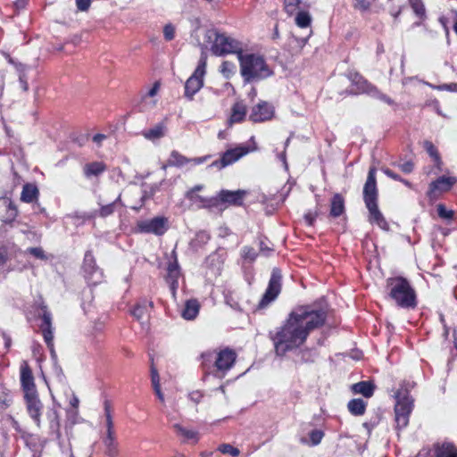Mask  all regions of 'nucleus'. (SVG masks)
I'll use <instances>...</instances> for the list:
<instances>
[{"instance_id": "obj_1", "label": "nucleus", "mask_w": 457, "mask_h": 457, "mask_svg": "<svg viewBox=\"0 0 457 457\" xmlns=\"http://www.w3.org/2000/svg\"><path fill=\"white\" fill-rule=\"evenodd\" d=\"M326 320L327 309L324 307L304 305L292 311L280 327L269 333L276 354L283 356L303 345L309 334L322 327Z\"/></svg>"}, {"instance_id": "obj_2", "label": "nucleus", "mask_w": 457, "mask_h": 457, "mask_svg": "<svg viewBox=\"0 0 457 457\" xmlns=\"http://www.w3.org/2000/svg\"><path fill=\"white\" fill-rule=\"evenodd\" d=\"M203 370L215 377H224L237 360V353L228 347L220 351H206L200 356Z\"/></svg>"}, {"instance_id": "obj_3", "label": "nucleus", "mask_w": 457, "mask_h": 457, "mask_svg": "<svg viewBox=\"0 0 457 457\" xmlns=\"http://www.w3.org/2000/svg\"><path fill=\"white\" fill-rule=\"evenodd\" d=\"M378 191L376 180V168L370 167L363 187V201L369 211V220L383 229H388V224L378 206Z\"/></svg>"}, {"instance_id": "obj_4", "label": "nucleus", "mask_w": 457, "mask_h": 457, "mask_svg": "<svg viewBox=\"0 0 457 457\" xmlns=\"http://www.w3.org/2000/svg\"><path fill=\"white\" fill-rule=\"evenodd\" d=\"M386 289L391 299L402 308H414L417 304L416 293L410 282L403 277L386 279Z\"/></svg>"}, {"instance_id": "obj_5", "label": "nucleus", "mask_w": 457, "mask_h": 457, "mask_svg": "<svg viewBox=\"0 0 457 457\" xmlns=\"http://www.w3.org/2000/svg\"><path fill=\"white\" fill-rule=\"evenodd\" d=\"M240 72L245 82L260 80L271 74L263 57L254 54L243 53L238 56Z\"/></svg>"}, {"instance_id": "obj_6", "label": "nucleus", "mask_w": 457, "mask_h": 457, "mask_svg": "<svg viewBox=\"0 0 457 457\" xmlns=\"http://www.w3.org/2000/svg\"><path fill=\"white\" fill-rule=\"evenodd\" d=\"M205 37L208 41L212 40L211 51L216 56L236 54L238 57L243 53L242 44L226 33H220L217 29H208Z\"/></svg>"}, {"instance_id": "obj_7", "label": "nucleus", "mask_w": 457, "mask_h": 457, "mask_svg": "<svg viewBox=\"0 0 457 457\" xmlns=\"http://www.w3.org/2000/svg\"><path fill=\"white\" fill-rule=\"evenodd\" d=\"M206 65L207 54L203 50L195 71L185 84V96L189 100L193 99L194 95L198 92L204 85L203 78L205 74Z\"/></svg>"}, {"instance_id": "obj_8", "label": "nucleus", "mask_w": 457, "mask_h": 457, "mask_svg": "<svg viewBox=\"0 0 457 457\" xmlns=\"http://www.w3.org/2000/svg\"><path fill=\"white\" fill-rule=\"evenodd\" d=\"M281 271L278 268H274L271 272L268 287L259 303V307L263 308L274 301L281 291Z\"/></svg>"}, {"instance_id": "obj_9", "label": "nucleus", "mask_w": 457, "mask_h": 457, "mask_svg": "<svg viewBox=\"0 0 457 457\" xmlns=\"http://www.w3.org/2000/svg\"><path fill=\"white\" fill-rule=\"evenodd\" d=\"M137 228L141 233L162 236L168 229V219L165 217H154L150 220H139Z\"/></svg>"}, {"instance_id": "obj_10", "label": "nucleus", "mask_w": 457, "mask_h": 457, "mask_svg": "<svg viewBox=\"0 0 457 457\" xmlns=\"http://www.w3.org/2000/svg\"><path fill=\"white\" fill-rule=\"evenodd\" d=\"M245 191L244 190H221L216 196H214L215 206L214 208L222 210L227 205L240 206L243 204Z\"/></svg>"}, {"instance_id": "obj_11", "label": "nucleus", "mask_w": 457, "mask_h": 457, "mask_svg": "<svg viewBox=\"0 0 457 457\" xmlns=\"http://www.w3.org/2000/svg\"><path fill=\"white\" fill-rule=\"evenodd\" d=\"M42 312L40 313V317L42 319V323L40 324V330L42 332L44 340L50 349L52 357L55 356V352L54 349V335H53V327H52V315L47 309V306L42 303L40 305Z\"/></svg>"}, {"instance_id": "obj_12", "label": "nucleus", "mask_w": 457, "mask_h": 457, "mask_svg": "<svg viewBox=\"0 0 457 457\" xmlns=\"http://www.w3.org/2000/svg\"><path fill=\"white\" fill-rule=\"evenodd\" d=\"M249 152V149L245 146H237L235 148H231L227 150L223 154L221 155V158L219 160L214 161L210 167H214L219 170H221L237 160H239L241 157L247 154Z\"/></svg>"}, {"instance_id": "obj_13", "label": "nucleus", "mask_w": 457, "mask_h": 457, "mask_svg": "<svg viewBox=\"0 0 457 457\" xmlns=\"http://www.w3.org/2000/svg\"><path fill=\"white\" fill-rule=\"evenodd\" d=\"M21 383L25 400H36L37 390L31 370L27 364L21 368Z\"/></svg>"}, {"instance_id": "obj_14", "label": "nucleus", "mask_w": 457, "mask_h": 457, "mask_svg": "<svg viewBox=\"0 0 457 457\" xmlns=\"http://www.w3.org/2000/svg\"><path fill=\"white\" fill-rule=\"evenodd\" d=\"M274 107L266 101H260L256 105L253 106L249 120L253 122H263L270 120L274 116Z\"/></svg>"}, {"instance_id": "obj_15", "label": "nucleus", "mask_w": 457, "mask_h": 457, "mask_svg": "<svg viewBox=\"0 0 457 457\" xmlns=\"http://www.w3.org/2000/svg\"><path fill=\"white\" fill-rule=\"evenodd\" d=\"M204 188L203 185H196L188 191H187L185 196L186 198L197 208H206L212 209L215 206L214 196L213 197H204L198 194Z\"/></svg>"}, {"instance_id": "obj_16", "label": "nucleus", "mask_w": 457, "mask_h": 457, "mask_svg": "<svg viewBox=\"0 0 457 457\" xmlns=\"http://www.w3.org/2000/svg\"><path fill=\"white\" fill-rule=\"evenodd\" d=\"M412 407V402H395V414L397 428H403L408 425Z\"/></svg>"}, {"instance_id": "obj_17", "label": "nucleus", "mask_w": 457, "mask_h": 457, "mask_svg": "<svg viewBox=\"0 0 457 457\" xmlns=\"http://www.w3.org/2000/svg\"><path fill=\"white\" fill-rule=\"evenodd\" d=\"M457 179L454 177L441 176L429 185L428 195H436L437 192H447L456 183Z\"/></svg>"}, {"instance_id": "obj_18", "label": "nucleus", "mask_w": 457, "mask_h": 457, "mask_svg": "<svg viewBox=\"0 0 457 457\" xmlns=\"http://www.w3.org/2000/svg\"><path fill=\"white\" fill-rule=\"evenodd\" d=\"M416 383L414 381L404 380L395 391L393 397L395 400H413L415 395Z\"/></svg>"}, {"instance_id": "obj_19", "label": "nucleus", "mask_w": 457, "mask_h": 457, "mask_svg": "<svg viewBox=\"0 0 457 457\" xmlns=\"http://www.w3.org/2000/svg\"><path fill=\"white\" fill-rule=\"evenodd\" d=\"M351 389L354 395H361L365 398H370L374 394L376 385L370 380L360 381L352 385Z\"/></svg>"}, {"instance_id": "obj_20", "label": "nucleus", "mask_w": 457, "mask_h": 457, "mask_svg": "<svg viewBox=\"0 0 457 457\" xmlns=\"http://www.w3.org/2000/svg\"><path fill=\"white\" fill-rule=\"evenodd\" d=\"M435 457H457V447L449 442L434 445Z\"/></svg>"}, {"instance_id": "obj_21", "label": "nucleus", "mask_w": 457, "mask_h": 457, "mask_svg": "<svg viewBox=\"0 0 457 457\" xmlns=\"http://www.w3.org/2000/svg\"><path fill=\"white\" fill-rule=\"evenodd\" d=\"M82 269L87 279H92L93 276L99 271L91 251L86 252Z\"/></svg>"}, {"instance_id": "obj_22", "label": "nucleus", "mask_w": 457, "mask_h": 457, "mask_svg": "<svg viewBox=\"0 0 457 457\" xmlns=\"http://www.w3.org/2000/svg\"><path fill=\"white\" fill-rule=\"evenodd\" d=\"M362 91L375 98H378L387 104L391 105L394 104V101L388 97L386 95L381 93L375 86L369 83L367 80L362 79Z\"/></svg>"}, {"instance_id": "obj_23", "label": "nucleus", "mask_w": 457, "mask_h": 457, "mask_svg": "<svg viewBox=\"0 0 457 457\" xmlns=\"http://www.w3.org/2000/svg\"><path fill=\"white\" fill-rule=\"evenodd\" d=\"M246 111V105L243 102L235 103L231 109V115L228 120L229 124L243 121L245 118Z\"/></svg>"}, {"instance_id": "obj_24", "label": "nucleus", "mask_w": 457, "mask_h": 457, "mask_svg": "<svg viewBox=\"0 0 457 457\" xmlns=\"http://www.w3.org/2000/svg\"><path fill=\"white\" fill-rule=\"evenodd\" d=\"M187 163H190V158H187L179 154L178 151L173 150L171 151L167 162L162 166V169L165 170L168 166L180 168Z\"/></svg>"}, {"instance_id": "obj_25", "label": "nucleus", "mask_w": 457, "mask_h": 457, "mask_svg": "<svg viewBox=\"0 0 457 457\" xmlns=\"http://www.w3.org/2000/svg\"><path fill=\"white\" fill-rule=\"evenodd\" d=\"M167 128L164 123L161 122L154 126L153 128L144 130L142 135L145 138L154 141L163 137L166 134Z\"/></svg>"}, {"instance_id": "obj_26", "label": "nucleus", "mask_w": 457, "mask_h": 457, "mask_svg": "<svg viewBox=\"0 0 457 457\" xmlns=\"http://www.w3.org/2000/svg\"><path fill=\"white\" fill-rule=\"evenodd\" d=\"M106 170V165L102 162H93L84 165L83 172L86 178L97 177Z\"/></svg>"}, {"instance_id": "obj_27", "label": "nucleus", "mask_w": 457, "mask_h": 457, "mask_svg": "<svg viewBox=\"0 0 457 457\" xmlns=\"http://www.w3.org/2000/svg\"><path fill=\"white\" fill-rule=\"evenodd\" d=\"M39 195L38 188L37 186L27 183L23 186L21 194V200L24 203H33L37 200Z\"/></svg>"}, {"instance_id": "obj_28", "label": "nucleus", "mask_w": 457, "mask_h": 457, "mask_svg": "<svg viewBox=\"0 0 457 457\" xmlns=\"http://www.w3.org/2000/svg\"><path fill=\"white\" fill-rule=\"evenodd\" d=\"M345 212V200L339 194L334 195L330 203V215L334 218L339 217Z\"/></svg>"}, {"instance_id": "obj_29", "label": "nucleus", "mask_w": 457, "mask_h": 457, "mask_svg": "<svg viewBox=\"0 0 457 457\" xmlns=\"http://www.w3.org/2000/svg\"><path fill=\"white\" fill-rule=\"evenodd\" d=\"M151 380H152V386L153 388L159 398V400H163V395L161 391V386H160V376L158 373L157 369L155 368L154 364V358L151 357Z\"/></svg>"}, {"instance_id": "obj_30", "label": "nucleus", "mask_w": 457, "mask_h": 457, "mask_svg": "<svg viewBox=\"0 0 457 457\" xmlns=\"http://www.w3.org/2000/svg\"><path fill=\"white\" fill-rule=\"evenodd\" d=\"M199 312V303L196 300H188L182 312V317L186 320H193Z\"/></svg>"}, {"instance_id": "obj_31", "label": "nucleus", "mask_w": 457, "mask_h": 457, "mask_svg": "<svg viewBox=\"0 0 457 457\" xmlns=\"http://www.w3.org/2000/svg\"><path fill=\"white\" fill-rule=\"evenodd\" d=\"M153 302L144 300L143 302L139 303L135 306L131 313L137 320H141L146 316L148 307L153 308Z\"/></svg>"}, {"instance_id": "obj_32", "label": "nucleus", "mask_w": 457, "mask_h": 457, "mask_svg": "<svg viewBox=\"0 0 457 457\" xmlns=\"http://www.w3.org/2000/svg\"><path fill=\"white\" fill-rule=\"evenodd\" d=\"M174 429L178 435L181 436L185 440H192L193 442L196 443L199 439L198 433L196 431L186 428L179 424H175Z\"/></svg>"}, {"instance_id": "obj_33", "label": "nucleus", "mask_w": 457, "mask_h": 457, "mask_svg": "<svg viewBox=\"0 0 457 457\" xmlns=\"http://www.w3.org/2000/svg\"><path fill=\"white\" fill-rule=\"evenodd\" d=\"M3 205L6 210V215L4 217L5 222H12L18 215L16 205L10 199H4Z\"/></svg>"}, {"instance_id": "obj_34", "label": "nucleus", "mask_w": 457, "mask_h": 457, "mask_svg": "<svg viewBox=\"0 0 457 457\" xmlns=\"http://www.w3.org/2000/svg\"><path fill=\"white\" fill-rule=\"evenodd\" d=\"M120 204H121V196L119 195L117 198L111 204L102 205L98 211V215L102 218H105L111 214H112L115 211V206Z\"/></svg>"}, {"instance_id": "obj_35", "label": "nucleus", "mask_w": 457, "mask_h": 457, "mask_svg": "<svg viewBox=\"0 0 457 457\" xmlns=\"http://www.w3.org/2000/svg\"><path fill=\"white\" fill-rule=\"evenodd\" d=\"M172 253L174 255V258H176L175 252H173ZM179 274H180V271H179V263L177 262V259H174V261L172 262H170L169 266H168V279L172 284H174L177 282V280L179 277Z\"/></svg>"}, {"instance_id": "obj_36", "label": "nucleus", "mask_w": 457, "mask_h": 457, "mask_svg": "<svg viewBox=\"0 0 457 457\" xmlns=\"http://www.w3.org/2000/svg\"><path fill=\"white\" fill-rule=\"evenodd\" d=\"M105 453L110 457H116L119 453L116 438H103Z\"/></svg>"}, {"instance_id": "obj_37", "label": "nucleus", "mask_w": 457, "mask_h": 457, "mask_svg": "<svg viewBox=\"0 0 457 457\" xmlns=\"http://www.w3.org/2000/svg\"><path fill=\"white\" fill-rule=\"evenodd\" d=\"M27 403H28L27 409H28L29 415L35 421L39 423V418H40L41 410H42V403L41 402H27Z\"/></svg>"}, {"instance_id": "obj_38", "label": "nucleus", "mask_w": 457, "mask_h": 457, "mask_svg": "<svg viewBox=\"0 0 457 457\" xmlns=\"http://www.w3.org/2000/svg\"><path fill=\"white\" fill-rule=\"evenodd\" d=\"M312 22V17L307 12H299L295 16V23L300 28H307Z\"/></svg>"}, {"instance_id": "obj_39", "label": "nucleus", "mask_w": 457, "mask_h": 457, "mask_svg": "<svg viewBox=\"0 0 457 457\" xmlns=\"http://www.w3.org/2000/svg\"><path fill=\"white\" fill-rule=\"evenodd\" d=\"M236 65L228 61H224L220 67V71L226 79H229L235 72Z\"/></svg>"}, {"instance_id": "obj_40", "label": "nucleus", "mask_w": 457, "mask_h": 457, "mask_svg": "<svg viewBox=\"0 0 457 457\" xmlns=\"http://www.w3.org/2000/svg\"><path fill=\"white\" fill-rule=\"evenodd\" d=\"M347 406L349 411L353 415H361L366 409L364 402H348Z\"/></svg>"}, {"instance_id": "obj_41", "label": "nucleus", "mask_w": 457, "mask_h": 457, "mask_svg": "<svg viewBox=\"0 0 457 457\" xmlns=\"http://www.w3.org/2000/svg\"><path fill=\"white\" fill-rule=\"evenodd\" d=\"M424 148L428 153V154L434 158L435 162L437 165L441 163L440 156L438 152L432 142L426 140L423 144Z\"/></svg>"}, {"instance_id": "obj_42", "label": "nucleus", "mask_w": 457, "mask_h": 457, "mask_svg": "<svg viewBox=\"0 0 457 457\" xmlns=\"http://www.w3.org/2000/svg\"><path fill=\"white\" fill-rule=\"evenodd\" d=\"M218 450L223 454H229L233 457H237L240 454V451L229 444H221Z\"/></svg>"}, {"instance_id": "obj_43", "label": "nucleus", "mask_w": 457, "mask_h": 457, "mask_svg": "<svg viewBox=\"0 0 457 457\" xmlns=\"http://www.w3.org/2000/svg\"><path fill=\"white\" fill-rule=\"evenodd\" d=\"M371 4V0H353V7L361 12L369 11Z\"/></svg>"}, {"instance_id": "obj_44", "label": "nucleus", "mask_w": 457, "mask_h": 457, "mask_svg": "<svg viewBox=\"0 0 457 457\" xmlns=\"http://www.w3.org/2000/svg\"><path fill=\"white\" fill-rule=\"evenodd\" d=\"M411 5L417 16L420 18L425 16V6L421 0H411Z\"/></svg>"}, {"instance_id": "obj_45", "label": "nucleus", "mask_w": 457, "mask_h": 457, "mask_svg": "<svg viewBox=\"0 0 457 457\" xmlns=\"http://www.w3.org/2000/svg\"><path fill=\"white\" fill-rule=\"evenodd\" d=\"M242 257L245 260L253 262L257 257V253L254 250V248H253L251 246H245L242 250Z\"/></svg>"}, {"instance_id": "obj_46", "label": "nucleus", "mask_w": 457, "mask_h": 457, "mask_svg": "<svg viewBox=\"0 0 457 457\" xmlns=\"http://www.w3.org/2000/svg\"><path fill=\"white\" fill-rule=\"evenodd\" d=\"M27 251H28V253H29L31 255H33L37 259H39V260H46L47 259V257L45 253V251L43 250L42 247H30Z\"/></svg>"}, {"instance_id": "obj_47", "label": "nucleus", "mask_w": 457, "mask_h": 457, "mask_svg": "<svg viewBox=\"0 0 457 457\" xmlns=\"http://www.w3.org/2000/svg\"><path fill=\"white\" fill-rule=\"evenodd\" d=\"M324 433L320 429H314L310 433V439L312 441V445H317L320 443Z\"/></svg>"}, {"instance_id": "obj_48", "label": "nucleus", "mask_w": 457, "mask_h": 457, "mask_svg": "<svg viewBox=\"0 0 457 457\" xmlns=\"http://www.w3.org/2000/svg\"><path fill=\"white\" fill-rule=\"evenodd\" d=\"M104 414H105L106 428H114L111 405L108 403H106L104 404Z\"/></svg>"}, {"instance_id": "obj_49", "label": "nucleus", "mask_w": 457, "mask_h": 457, "mask_svg": "<svg viewBox=\"0 0 457 457\" xmlns=\"http://www.w3.org/2000/svg\"><path fill=\"white\" fill-rule=\"evenodd\" d=\"M395 166H397L403 172L409 174L412 172L414 169V163L411 161H407L403 163H394Z\"/></svg>"}, {"instance_id": "obj_50", "label": "nucleus", "mask_w": 457, "mask_h": 457, "mask_svg": "<svg viewBox=\"0 0 457 457\" xmlns=\"http://www.w3.org/2000/svg\"><path fill=\"white\" fill-rule=\"evenodd\" d=\"M437 213L438 216L443 219H452L453 216V212L447 210L443 204H438Z\"/></svg>"}, {"instance_id": "obj_51", "label": "nucleus", "mask_w": 457, "mask_h": 457, "mask_svg": "<svg viewBox=\"0 0 457 457\" xmlns=\"http://www.w3.org/2000/svg\"><path fill=\"white\" fill-rule=\"evenodd\" d=\"M310 35H311V32L309 33L308 36H306L304 37H298L293 36L292 41L290 44H295L296 46L298 47V50L301 51L303 49V47L306 45Z\"/></svg>"}, {"instance_id": "obj_52", "label": "nucleus", "mask_w": 457, "mask_h": 457, "mask_svg": "<svg viewBox=\"0 0 457 457\" xmlns=\"http://www.w3.org/2000/svg\"><path fill=\"white\" fill-rule=\"evenodd\" d=\"M163 36L167 41H170L175 37V28L171 24H167L163 28Z\"/></svg>"}, {"instance_id": "obj_53", "label": "nucleus", "mask_w": 457, "mask_h": 457, "mask_svg": "<svg viewBox=\"0 0 457 457\" xmlns=\"http://www.w3.org/2000/svg\"><path fill=\"white\" fill-rule=\"evenodd\" d=\"M161 83L159 81L154 82L152 88L142 97L143 101H145L148 97H154L159 91Z\"/></svg>"}, {"instance_id": "obj_54", "label": "nucleus", "mask_w": 457, "mask_h": 457, "mask_svg": "<svg viewBox=\"0 0 457 457\" xmlns=\"http://www.w3.org/2000/svg\"><path fill=\"white\" fill-rule=\"evenodd\" d=\"M300 4V0H285V8L287 12H293Z\"/></svg>"}, {"instance_id": "obj_55", "label": "nucleus", "mask_w": 457, "mask_h": 457, "mask_svg": "<svg viewBox=\"0 0 457 457\" xmlns=\"http://www.w3.org/2000/svg\"><path fill=\"white\" fill-rule=\"evenodd\" d=\"M91 4V0H76V5L78 10L81 12H86L89 9Z\"/></svg>"}, {"instance_id": "obj_56", "label": "nucleus", "mask_w": 457, "mask_h": 457, "mask_svg": "<svg viewBox=\"0 0 457 457\" xmlns=\"http://www.w3.org/2000/svg\"><path fill=\"white\" fill-rule=\"evenodd\" d=\"M382 171L389 178L395 179V180H402V178L396 174L395 172H394L392 170L388 169V168H382L381 169Z\"/></svg>"}, {"instance_id": "obj_57", "label": "nucleus", "mask_w": 457, "mask_h": 457, "mask_svg": "<svg viewBox=\"0 0 457 457\" xmlns=\"http://www.w3.org/2000/svg\"><path fill=\"white\" fill-rule=\"evenodd\" d=\"M260 251L265 254L268 255L270 252L273 251V249L270 246H268L263 241L260 242Z\"/></svg>"}, {"instance_id": "obj_58", "label": "nucleus", "mask_w": 457, "mask_h": 457, "mask_svg": "<svg viewBox=\"0 0 457 457\" xmlns=\"http://www.w3.org/2000/svg\"><path fill=\"white\" fill-rule=\"evenodd\" d=\"M439 89H445V90H448V91H457V84L456 83L444 84L442 86H439Z\"/></svg>"}, {"instance_id": "obj_59", "label": "nucleus", "mask_w": 457, "mask_h": 457, "mask_svg": "<svg viewBox=\"0 0 457 457\" xmlns=\"http://www.w3.org/2000/svg\"><path fill=\"white\" fill-rule=\"evenodd\" d=\"M315 217H316V215L313 214L312 212H308L304 215V219H305L306 222L308 223V225H310V226L313 225Z\"/></svg>"}, {"instance_id": "obj_60", "label": "nucleus", "mask_w": 457, "mask_h": 457, "mask_svg": "<svg viewBox=\"0 0 457 457\" xmlns=\"http://www.w3.org/2000/svg\"><path fill=\"white\" fill-rule=\"evenodd\" d=\"M208 159V156L190 158V162L194 164H201Z\"/></svg>"}, {"instance_id": "obj_61", "label": "nucleus", "mask_w": 457, "mask_h": 457, "mask_svg": "<svg viewBox=\"0 0 457 457\" xmlns=\"http://www.w3.org/2000/svg\"><path fill=\"white\" fill-rule=\"evenodd\" d=\"M104 438H116L114 428H106V434L104 436Z\"/></svg>"}, {"instance_id": "obj_62", "label": "nucleus", "mask_w": 457, "mask_h": 457, "mask_svg": "<svg viewBox=\"0 0 457 457\" xmlns=\"http://www.w3.org/2000/svg\"><path fill=\"white\" fill-rule=\"evenodd\" d=\"M105 138V135L104 134H96L93 137V141L96 144H100Z\"/></svg>"}, {"instance_id": "obj_63", "label": "nucleus", "mask_w": 457, "mask_h": 457, "mask_svg": "<svg viewBox=\"0 0 457 457\" xmlns=\"http://www.w3.org/2000/svg\"><path fill=\"white\" fill-rule=\"evenodd\" d=\"M20 82L24 91L29 89L28 82L23 79V77H20Z\"/></svg>"}, {"instance_id": "obj_64", "label": "nucleus", "mask_w": 457, "mask_h": 457, "mask_svg": "<svg viewBox=\"0 0 457 457\" xmlns=\"http://www.w3.org/2000/svg\"><path fill=\"white\" fill-rule=\"evenodd\" d=\"M272 37L274 39L276 38H278L279 37V32H278V25L275 26V29H274V32H273V36Z\"/></svg>"}]
</instances>
